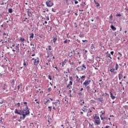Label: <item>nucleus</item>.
<instances>
[{
  "label": "nucleus",
  "instance_id": "obj_1",
  "mask_svg": "<svg viewBox=\"0 0 128 128\" xmlns=\"http://www.w3.org/2000/svg\"><path fill=\"white\" fill-rule=\"evenodd\" d=\"M26 108H24L22 110H18L16 108L15 109L14 114H19L20 116H22L20 117V120H24L26 118V116H30V108L28 106V105H26Z\"/></svg>",
  "mask_w": 128,
  "mask_h": 128
},
{
  "label": "nucleus",
  "instance_id": "obj_2",
  "mask_svg": "<svg viewBox=\"0 0 128 128\" xmlns=\"http://www.w3.org/2000/svg\"><path fill=\"white\" fill-rule=\"evenodd\" d=\"M33 61V64L34 66H38L40 64V58H33L32 59Z\"/></svg>",
  "mask_w": 128,
  "mask_h": 128
},
{
  "label": "nucleus",
  "instance_id": "obj_3",
  "mask_svg": "<svg viewBox=\"0 0 128 128\" xmlns=\"http://www.w3.org/2000/svg\"><path fill=\"white\" fill-rule=\"evenodd\" d=\"M12 100H14V102H16V100H17V102H20V99L18 98V100H16V98H12ZM14 104L15 106H16V108H20V102L16 103V102H14Z\"/></svg>",
  "mask_w": 128,
  "mask_h": 128
},
{
  "label": "nucleus",
  "instance_id": "obj_4",
  "mask_svg": "<svg viewBox=\"0 0 128 128\" xmlns=\"http://www.w3.org/2000/svg\"><path fill=\"white\" fill-rule=\"evenodd\" d=\"M46 5L48 8H51L54 6V2L52 0H48L46 2Z\"/></svg>",
  "mask_w": 128,
  "mask_h": 128
},
{
  "label": "nucleus",
  "instance_id": "obj_5",
  "mask_svg": "<svg viewBox=\"0 0 128 128\" xmlns=\"http://www.w3.org/2000/svg\"><path fill=\"white\" fill-rule=\"evenodd\" d=\"M90 84V80H86L85 82L83 83V86H88Z\"/></svg>",
  "mask_w": 128,
  "mask_h": 128
},
{
  "label": "nucleus",
  "instance_id": "obj_6",
  "mask_svg": "<svg viewBox=\"0 0 128 128\" xmlns=\"http://www.w3.org/2000/svg\"><path fill=\"white\" fill-rule=\"evenodd\" d=\"M94 124H97V126H100V119L96 120H94Z\"/></svg>",
  "mask_w": 128,
  "mask_h": 128
},
{
  "label": "nucleus",
  "instance_id": "obj_7",
  "mask_svg": "<svg viewBox=\"0 0 128 128\" xmlns=\"http://www.w3.org/2000/svg\"><path fill=\"white\" fill-rule=\"evenodd\" d=\"M47 58H50V56H52V51H47Z\"/></svg>",
  "mask_w": 128,
  "mask_h": 128
},
{
  "label": "nucleus",
  "instance_id": "obj_8",
  "mask_svg": "<svg viewBox=\"0 0 128 128\" xmlns=\"http://www.w3.org/2000/svg\"><path fill=\"white\" fill-rule=\"evenodd\" d=\"M52 39H53V42H54V44H56V40H58V36L56 34L55 36H53Z\"/></svg>",
  "mask_w": 128,
  "mask_h": 128
},
{
  "label": "nucleus",
  "instance_id": "obj_9",
  "mask_svg": "<svg viewBox=\"0 0 128 128\" xmlns=\"http://www.w3.org/2000/svg\"><path fill=\"white\" fill-rule=\"evenodd\" d=\"M122 72H120V74H119L118 75L119 80H122V77L124 76L122 75Z\"/></svg>",
  "mask_w": 128,
  "mask_h": 128
},
{
  "label": "nucleus",
  "instance_id": "obj_10",
  "mask_svg": "<svg viewBox=\"0 0 128 128\" xmlns=\"http://www.w3.org/2000/svg\"><path fill=\"white\" fill-rule=\"evenodd\" d=\"M72 82L70 81V83L68 84V85H67L66 88H69V90H70V88H72Z\"/></svg>",
  "mask_w": 128,
  "mask_h": 128
},
{
  "label": "nucleus",
  "instance_id": "obj_11",
  "mask_svg": "<svg viewBox=\"0 0 128 128\" xmlns=\"http://www.w3.org/2000/svg\"><path fill=\"white\" fill-rule=\"evenodd\" d=\"M76 70L78 72H80L82 70H84V68H82V66H80L76 68Z\"/></svg>",
  "mask_w": 128,
  "mask_h": 128
},
{
  "label": "nucleus",
  "instance_id": "obj_12",
  "mask_svg": "<svg viewBox=\"0 0 128 128\" xmlns=\"http://www.w3.org/2000/svg\"><path fill=\"white\" fill-rule=\"evenodd\" d=\"M85 88L86 89L87 91H88L89 92H92V90H90V87L88 85L85 86Z\"/></svg>",
  "mask_w": 128,
  "mask_h": 128
},
{
  "label": "nucleus",
  "instance_id": "obj_13",
  "mask_svg": "<svg viewBox=\"0 0 128 128\" xmlns=\"http://www.w3.org/2000/svg\"><path fill=\"white\" fill-rule=\"evenodd\" d=\"M46 50L48 52H52V46H48L47 48H46Z\"/></svg>",
  "mask_w": 128,
  "mask_h": 128
},
{
  "label": "nucleus",
  "instance_id": "obj_14",
  "mask_svg": "<svg viewBox=\"0 0 128 128\" xmlns=\"http://www.w3.org/2000/svg\"><path fill=\"white\" fill-rule=\"evenodd\" d=\"M52 104H54L55 106H60V102H52Z\"/></svg>",
  "mask_w": 128,
  "mask_h": 128
},
{
  "label": "nucleus",
  "instance_id": "obj_15",
  "mask_svg": "<svg viewBox=\"0 0 128 128\" xmlns=\"http://www.w3.org/2000/svg\"><path fill=\"white\" fill-rule=\"evenodd\" d=\"M109 18L110 20L109 21L110 24H112V14H111Z\"/></svg>",
  "mask_w": 128,
  "mask_h": 128
},
{
  "label": "nucleus",
  "instance_id": "obj_16",
  "mask_svg": "<svg viewBox=\"0 0 128 128\" xmlns=\"http://www.w3.org/2000/svg\"><path fill=\"white\" fill-rule=\"evenodd\" d=\"M66 62H68V60H64L62 62V66L64 67V66H66Z\"/></svg>",
  "mask_w": 128,
  "mask_h": 128
},
{
  "label": "nucleus",
  "instance_id": "obj_17",
  "mask_svg": "<svg viewBox=\"0 0 128 128\" xmlns=\"http://www.w3.org/2000/svg\"><path fill=\"white\" fill-rule=\"evenodd\" d=\"M22 88V84H20L18 86V90H20V88Z\"/></svg>",
  "mask_w": 128,
  "mask_h": 128
},
{
  "label": "nucleus",
  "instance_id": "obj_18",
  "mask_svg": "<svg viewBox=\"0 0 128 128\" xmlns=\"http://www.w3.org/2000/svg\"><path fill=\"white\" fill-rule=\"evenodd\" d=\"M100 118V116H96V114L95 116L94 117V120H99Z\"/></svg>",
  "mask_w": 128,
  "mask_h": 128
},
{
  "label": "nucleus",
  "instance_id": "obj_19",
  "mask_svg": "<svg viewBox=\"0 0 128 128\" xmlns=\"http://www.w3.org/2000/svg\"><path fill=\"white\" fill-rule=\"evenodd\" d=\"M80 104V105L82 106H83L84 105V100H80V102H79Z\"/></svg>",
  "mask_w": 128,
  "mask_h": 128
},
{
  "label": "nucleus",
  "instance_id": "obj_20",
  "mask_svg": "<svg viewBox=\"0 0 128 128\" xmlns=\"http://www.w3.org/2000/svg\"><path fill=\"white\" fill-rule=\"evenodd\" d=\"M110 28H112V30H116V27H114V26L111 25L110 26Z\"/></svg>",
  "mask_w": 128,
  "mask_h": 128
},
{
  "label": "nucleus",
  "instance_id": "obj_21",
  "mask_svg": "<svg viewBox=\"0 0 128 128\" xmlns=\"http://www.w3.org/2000/svg\"><path fill=\"white\" fill-rule=\"evenodd\" d=\"M108 118L106 117H104V120H103V122H106H106H108Z\"/></svg>",
  "mask_w": 128,
  "mask_h": 128
},
{
  "label": "nucleus",
  "instance_id": "obj_22",
  "mask_svg": "<svg viewBox=\"0 0 128 128\" xmlns=\"http://www.w3.org/2000/svg\"><path fill=\"white\" fill-rule=\"evenodd\" d=\"M10 84H12V86H14V80H10Z\"/></svg>",
  "mask_w": 128,
  "mask_h": 128
},
{
  "label": "nucleus",
  "instance_id": "obj_23",
  "mask_svg": "<svg viewBox=\"0 0 128 128\" xmlns=\"http://www.w3.org/2000/svg\"><path fill=\"white\" fill-rule=\"evenodd\" d=\"M28 16H32V12H28Z\"/></svg>",
  "mask_w": 128,
  "mask_h": 128
},
{
  "label": "nucleus",
  "instance_id": "obj_24",
  "mask_svg": "<svg viewBox=\"0 0 128 128\" xmlns=\"http://www.w3.org/2000/svg\"><path fill=\"white\" fill-rule=\"evenodd\" d=\"M68 42H70V40H68L67 39L66 40L64 41V44H68Z\"/></svg>",
  "mask_w": 128,
  "mask_h": 128
},
{
  "label": "nucleus",
  "instance_id": "obj_25",
  "mask_svg": "<svg viewBox=\"0 0 128 128\" xmlns=\"http://www.w3.org/2000/svg\"><path fill=\"white\" fill-rule=\"evenodd\" d=\"M98 100L99 101V102H104V100H103V99H102V98H98Z\"/></svg>",
  "mask_w": 128,
  "mask_h": 128
},
{
  "label": "nucleus",
  "instance_id": "obj_26",
  "mask_svg": "<svg viewBox=\"0 0 128 128\" xmlns=\"http://www.w3.org/2000/svg\"><path fill=\"white\" fill-rule=\"evenodd\" d=\"M20 40L22 42H24V41L26 40L24 38H20Z\"/></svg>",
  "mask_w": 128,
  "mask_h": 128
},
{
  "label": "nucleus",
  "instance_id": "obj_27",
  "mask_svg": "<svg viewBox=\"0 0 128 128\" xmlns=\"http://www.w3.org/2000/svg\"><path fill=\"white\" fill-rule=\"evenodd\" d=\"M44 104L46 106V104H48V100L47 99L44 98Z\"/></svg>",
  "mask_w": 128,
  "mask_h": 128
},
{
  "label": "nucleus",
  "instance_id": "obj_28",
  "mask_svg": "<svg viewBox=\"0 0 128 128\" xmlns=\"http://www.w3.org/2000/svg\"><path fill=\"white\" fill-rule=\"evenodd\" d=\"M48 108L49 109V111L52 112V106H48Z\"/></svg>",
  "mask_w": 128,
  "mask_h": 128
},
{
  "label": "nucleus",
  "instance_id": "obj_29",
  "mask_svg": "<svg viewBox=\"0 0 128 128\" xmlns=\"http://www.w3.org/2000/svg\"><path fill=\"white\" fill-rule=\"evenodd\" d=\"M115 68H116V70H118V64H116Z\"/></svg>",
  "mask_w": 128,
  "mask_h": 128
},
{
  "label": "nucleus",
  "instance_id": "obj_30",
  "mask_svg": "<svg viewBox=\"0 0 128 128\" xmlns=\"http://www.w3.org/2000/svg\"><path fill=\"white\" fill-rule=\"evenodd\" d=\"M107 56H108V58H110V60H112V56H110V54H107Z\"/></svg>",
  "mask_w": 128,
  "mask_h": 128
},
{
  "label": "nucleus",
  "instance_id": "obj_31",
  "mask_svg": "<svg viewBox=\"0 0 128 128\" xmlns=\"http://www.w3.org/2000/svg\"><path fill=\"white\" fill-rule=\"evenodd\" d=\"M82 68H84V70L86 69V64H82Z\"/></svg>",
  "mask_w": 128,
  "mask_h": 128
},
{
  "label": "nucleus",
  "instance_id": "obj_32",
  "mask_svg": "<svg viewBox=\"0 0 128 128\" xmlns=\"http://www.w3.org/2000/svg\"><path fill=\"white\" fill-rule=\"evenodd\" d=\"M8 10L9 14H12V9L10 8V9H8Z\"/></svg>",
  "mask_w": 128,
  "mask_h": 128
},
{
  "label": "nucleus",
  "instance_id": "obj_33",
  "mask_svg": "<svg viewBox=\"0 0 128 128\" xmlns=\"http://www.w3.org/2000/svg\"><path fill=\"white\" fill-rule=\"evenodd\" d=\"M100 114H102H102H106V112L102 110L100 111Z\"/></svg>",
  "mask_w": 128,
  "mask_h": 128
},
{
  "label": "nucleus",
  "instance_id": "obj_34",
  "mask_svg": "<svg viewBox=\"0 0 128 128\" xmlns=\"http://www.w3.org/2000/svg\"><path fill=\"white\" fill-rule=\"evenodd\" d=\"M100 118L102 120H104V117H102V114L100 115Z\"/></svg>",
  "mask_w": 128,
  "mask_h": 128
},
{
  "label": "nucleus",
  "instance_id": "obj_35",
  "mask_svg": "<svg viewBox=\"0 0 128 128\" xmlns=\"http://www.w3.org/2000/svg\"><path fill=\"white\" fill-rule=\"evenodd\" d=\"M34 33H32L31 36H30V38H34Z\"/></svg>",
  "mask_w": 128,
  "mask_h": 128
},
{
  "label": "nucleus",
  "instance_id": "obj_36",
  "mask_svg": "<svg viewBox=\"0 0 128 128\" xmlns=\"http://www.w3.org/2000/svg\"><path fill=\"white\" fill-rule=\"evenodd\" d=\"M91 50H94V44H92L91 46H90Z\"/></svg>",
  "mask_w": 128,
  "mask_h": 128
},
{
  "label": "nucleus",
  "instance_id": "obj_37",
  "mask_svg": "<svg viewBox=\"0 0 128 128\" xmlns=\"http://www.w3.org/2000/svg\"><path fill=\"white\" fill-rule=\"evenodd\" d=\"M48 78L49 80H52V76L50 75H48Z\"/></svg>",
  "mask_w": 128,
  "mask_h": 128
},
{
  "label": "nucleus",
  "instance_id": "obj_38",
  "mask_svg": "<svg viewBox=\"0 0 128 128\" xmlns=\"http://www.w3.org/2000/svg\"><path fill=\"white\" fill-rule=\"evenodd\" d=\"M80 8H84V5L83 4H80Z\"/></svg>",
  "mask_w": 128,
  "mask_h": 128
},
{
  "label": "nucleus",
  "instance_id": "obj_39",
  "mask_svg": "<svg viewBox=\"0 0 128 128\" xmlns=\"http://www.w3.org/2000/svg\"><path fill=\"white\" fill-rule=\"evenodd\" d=\"M66 72H66V74H68H68H70V68H68L66 69Z\"/></svg>",
  "mask_w": 128,
  "mask_h": 128
},
{
  "label": "nucleus",
  "instance_id": "obj_40",
  "mask_svg": "<svg viewBox=\"0 0 128 128\" xmlns=\"http://www.w3.org/2000/svg\"><path fill=\"white\" fill-rule=\"evenodd\" d=\"M114 70H114V68H112V69H110V72H114Z\"/></svg>",
  "mask_w": 128,
  "mask_h": 128
},
{
  "label": "nucleus",
  "instance_id": "obj_41",
  "mask_svg": "<svg viewBox=\"0 0 128 128\" xmlns=\"http://www.w3.org/2000/svg\"><path fill=\"white\" fill-rule=\"evenodd\" d=\"M123 108H125L126 110L128 108V105H125V106H123Z\"/></svg>",
  "mask_w": 128,
  "mask_h": 128
},
{
  "label": "nucleus",
  "instance_id": "obj_42",
  "mask_svg": "<svg viewBox=\"0 0 128 128\" xmlns=\"http://www.w3.org/2000/svg\"><path fill=\"white\" fill-rule=\"evenodd\" d=\"M15 50H18V52H19L20 51V48H18V46H16L15 47Z\"/></svg>",
  "mask_w": 128,
  "mask_h": 128
},
{
  "label": "nucleus",
  "instance_id": "obj_43",
  "mask_svg": "<svg viewBox=\"0 0 128 128\" xmlns=\"http://www.w3.org/2000/svg\"><path fill=\"white\" fill-rule=\"evenodd\" d=\"M74 2L75 4H78V2L76 0H74Z\"/></svg>",
  "mask_w": 128,
  "mask_h": 128
},
{
  "label": "nucleus",
  "instance_id": "obj_44",
  "mask_svg": "<svg viewBox=\"0 0 128 128\" xmlns=\"http://www.w3.org/2000/svg\"><path fill=\"white\" fill-rule=\"evenodd\" d=\"M89 126H90L91 128H92L94 126V123L92 124H90V123L89 124Z\"/></svg>",
  "mask_w": 128,
  "mask_h": 128
},
{
  "label": "nucleus",
  "instance_id": "obj_45",
  "mask_svg": "<svg viewBox=\"0 0 128 128\" xmlns=\"http://www.w3.org/2000/svg\"><path fill=\"white\" fill-rule=\"evenodd\" d=\"M48 92H52V88H48Z\"/></svg>",
  "mask_w": 128,
  "mask_h": 128
},
{
  "label": "nucleus",
  "instance_id": "obj_46",
  "mask_svg": "<svg viewBox=\"0 0 128 128\" xmlns=\"http://www.w3.org/2000/svg\"><path fill=\"white\" fill-rule=\"evenodd\" d=\"M116 16H120H120H122V14H116Z\"/></svg>",
  "mask_w": 128,
  "mask_h": 128
},
{
  "label": "nucleus",
  "instance_id": "obj_47",
  "mask_svg": "<svg viewBox=\"0 0 128 128\" xmlns=\"http://www.w3.org/2000/svg\"><path fill=\"white\" fill-rule=\"evenodd\" d=\"M0 123L2 124V117H1L0 118Z\"/></svg>",
  "mask_w": 128,
  "mask_h": 128
},
{
  "label": "nucleus",
  "instance_id": "obj_48",
  "mask_svg": "<svg viewBox=\"0 0 128 128\" xmlns=\"http://www.w3.org/2000/svg\"><path fill=\"white\" fill-rule=\"evenodd\" d=\"M50 120H52V118H50L49 120H48V122L49 124H50Z\"/></svg>",
  "mask_w": 128,
  "mask_h": 128
},
{
  "label": "nucleus",
  "instance_id": "obj_49",
  "mask_svg": "<svg viewBox=\"0 0 128 128\" xmlns=\"http://www.w3.org/2000/svg\"><path fill=\"white\" fill-rule=\"evenodd\" d=\"M69 62H70V64L71 65V66H74V62H70V60H69Z\"/></svg>",
  "mask_w": 128,
  "mask_h": 128
},
{
  "label": "nucleus",
  "instance_id": "obj_50",
  "mask_svg": "<svg viewBox=\"0 0 128 128\" xmlns=\"http://www.w3.org/2000/svg\"><path fill=\"white\" fill-rule=\"evenodd\" d=\"M24 64V66H26V63L24 60V64Z\"/></svg>",
  "mask_w": 128,
  "mask_h": 128
},
{
  "label": "nucleus",
  "instance_id": "obj_51",
  "mask_svg": "<svg viewBox=\"0 0 128 128\" xmlns=\"http://www.w3.org/2000/svg\"><path fill=\"white\" fill-rule=\"evenodd\" d=\"M118 54H120V57L122 56V54L120 52H118Z\"/></svg>",
  "mask_w": 128,
  "mask_h": 128
},
{
  "label": "nucleus",
  "instance_id": "obj_52",
  "mask_svg": "<svg viewBox=\"0 0 128 128\" xmlns=\"http://www.w3.org/2000/svg\"><path fill=\"white\" fill-rule=\"evenodd\" d=\"M114 51L110 52V54H112V56H114Z\"/></svg>",
  "mask_w": 128,
  "mask_h": 128
},
{
  "label": "nucleus",
  "instance_id": "obj_53",
  "mask_svg": "<svg viewBox=\"0 0 128 128\" xmlns=\"http://www.w3.org/2000/svg\"><path fill=\"white\" fill-rule=\"evenodd\" d=\"M116 98V96H111L112 100H114Z\"/></svg>",
  "mask_w": 128,
  "mask_h": 128
},
{
  "label": "nucleus",
  "instance_id": "obj_54",
  "mask_svg": "<svg viewBox=\"0 0 128 128\" xmlns=\"http://www.w3.org/2000/svg\"><path fill=\"white\" fill-rule=\"evenodd\" d=\"M110 96H114V94L111 92H110Z\"/></svg>",
  "mask_w": 128,
  "mask_h": 128
},
{
  "label": "nucleus",
  "instance_id": "obj_55",
  "mask_svg": "<svg viewBox=\"0 0 128 128\" xmlns=\"http://www.w3.org/2000/svg\"><path fill=\"white\" fill-rule=\"evenodd\" d=\"M50 100L47 99V104H50Z\"/></svg>",
  "mask_w": 128,
  "mask_h": 128
},
{
  "label": "nucleus",
  "instance_id": "obj_56",
  "mask_svg": "<svg viewBox=\"0 0 128 128\" xmlns=\"http://www.w3.org/2000/svg\"><path fill=\"white\" fill-rule=\"evenodd\" d=\"M96 6H97V8H98V6H100V4L98 3V4H96Z\"/></svg>",
  "mask_w": 128,
  "mask_h": 128
},
{
  "label": "nucleus",
  "instance_id": "obj_57",
  "mask_svg": "<svg viewBox=\"0 0 128 128\" xmlns=\"http://www.w3.org/2000/svg\"><path fill=\"white\" fill-rule=\"evenodd\" d=\"M24 104H26V106H28V102H24Z\"/></svg>",
  "mask_w": 128,
  "mask_h": 128
},
{
  "label": "nucleus",
  "instance_id": "obj_58",
  "mask_svg": "<svg viewBox=\"0 0 128 128\" xmlns=\"http://www.w3.org/2000/svg\"><path fill=\"white\" fill-rule=\"evenodd\" d=\"M52 108L53 110H56V107L54 106H52Z\"/></svg>",
  "mask_w": 128,
  "mask_h": 128
},
{
  "label": "nucleus",
  "instance_id": "obj_59",
  "mask_svg": "<svg viewBox=\"0 0 128 128\" xmlns=\"http://www.w3.org/2000/svg\"><path fill=\"white\" fill-rule=\"evenodd\" d=\"M46 20H50V18L48 17V16L46 17Z\"/></svg>",
  "mask_w": 128,
  "mask_h": 128
},
{
  "label": "nucleus",
  "instance_id": "obj_60",
  "mask_svg": "<svg viewBox=\"0 0 128 128\" xmlns=\"http://www.w3.org/2000/svg\"><path fill=\"white\" fill-rule=\"evenodd\" d=\"M102 96H108V93H104V94H103Z\"/></svg>",
  "mask_w": 128,
  "mask_h": 128
},
{
  "label": "nucleus",
  "instance_id": "obj_61",
  "mask_svg": "<svg viewBox=\"0 0 128 128\" xmlns=\"http://www.w3.org/2000/svg\"><path fill=\"white\" fill-rule=\"evenodd\" d=\"M86 78V76H82V77H81V78Z\"/></svg>",
  "mask_w": 128,
  "mask_h": 128
},
{
  "label": "nucleus",
  "instance_id": "obj_62",
  "mask_svg": "<svg viewBox=\"0 0 128 128\" xmlns=\"http://www.w3.org/2000/svg\"><path fill=\"white\" fill-rule=\"evenodd\" d=\"M110 128L109 126H106L104 128Z\"/></svg>",
  "mask_w": 128,
  "mask_h": 128
},
{
  "label": "nucleus",
  "instance_id": "obj_63",
  "mask_svg": "<svg viewBox=\"0 0 128 128\" xmlns=\"http://www.w3.org/2000/svg\"><path fill=\"white\" fill-rule=\"evenodd\" d=\"M16 46H17V48H20V44H17Z\"/></svg>",
  "mask_w": 128,
  "mask_h": 128
},
{
  "label": "nucleus",
  "instance_id": "obj_64",
  "mask_svg": "<svg viewBox=\"0 0 128 128\" xmlns=\"http://www.w3.org/2000/svg\"><path fill=\"white\" fill-rule=\"evenodd\" d=\"M70 80L71 82H72V77L70 78Z\"/></svg>",
  "mask_w": 128,
  "mask_h": 128
}]
</instances>
